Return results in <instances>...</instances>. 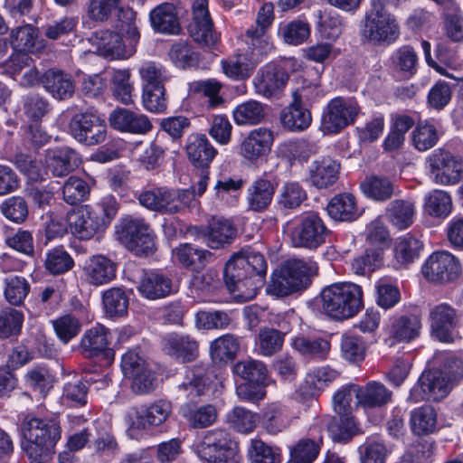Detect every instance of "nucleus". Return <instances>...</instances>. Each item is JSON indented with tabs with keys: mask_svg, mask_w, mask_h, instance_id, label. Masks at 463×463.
I'll list each match as a JSON object with an SVG mask.
<instances>
[{
	"mask_svg": "<svg viewBox=\"0 0 463 463\" xmlns=\"http://www.w3.org/2000/svg\"><path fill=\"white\" fill-rule=\"evenodd\" d=\"M227 422L235 431L248 434L252 432L259 420L257 413L244 407L236 406L227 413Z\"/></svg>",
	"mask_w": 463,
	"mask_h": 463,
	"instance_id": "63",
	"label": "nucleus"
},
{
	"mask_svg": "<svg viewBox=\"0 0 463 463\" xmlns=\"http://www.w3.org/2000/svg\"><path fill=\"white\" fill-rule=\"evenodd\" d=\"M242 40L246 45L243 53L256 65L260 63L273 50L271 37L268 32L254 28L253 25L245 31Z\"/></svg>",
	"mask_w": 463,
	"mask_h": 463,
	"instance_id": "27",
	"label": "nucleus"
},
{
	"mask_svg": "<svg viewBox=\"0 0 463 463\" xmlns=\"http://www.w3.org/2000/svg\"><path fill=\"white\" fill-rule=\"evenodd\" d=\"M462 321V314L449 303L441 302L430 306L429 323L431 335L442 343H452L455 330Z\"/></svg>",
	"mask_w": 463,
	"mask_h": 463,
	"instance_id": "16",
	"label": "nucleus"
},
{
	"mask_svg": "<svg viewBox=\"0 0 463 463\" xmlns=\"http://www.w3.org/2000/svg\"><path fill=\"white\" fill-rule=\"evenodd\" d=\"M138 201L151 211L174 214L189 207L194 201V194L189 189L160 186L141 192Z\"/></svg>",
	"mask_w": 463,
	"mask_h": 463,
	"instance_id": "9",
	"label": "nucleus"
},
{
	"mask_svg": "<svg viewBox=\"0 0 463 463\" xmlns=\"http://www.w3.org/2000/svg\"><path fill=\"white\" fill-rule=\"evenodd\" d=\"M450 377L440 370H426L411 389L408 401L417 403L422 401L438 402L451 390Z\"/></svg>",
	"mask_w": 463,
	"mask_h": 463,
	"instance_id": "13",
	"label": "nucleus"
},
{
	"mask_svg": "<svg viewBox=\"0 0 463 463\" xmlns=\"http://www.w3.org/2000/svg\"><path fill=\"white\" fill-rule=\"evenodd\" d=\"M172 403L167 400H157L136 411V421L138 429H146L162 425L172 413Z\"/></svg>",
	"mask_w": 463,
	"mask_h": 463,
	"instance_id": "32",
	"label": "nucleus"
},
{
	"mask_svg": "<svg viewBox=\"0 0 463 463\" xmlns=\"http://www.w3.org/2000/svg\"><path fill=\"white\" fill-rule=\"evenodd\" d=\"M80 163V154L69 146L50 149L45 156L47 170L56 177L67 175L75 170Z\"/></svg>",
	"mask_w": 463,
	"mask_h": 463,
	"instance_id": "24",
	"label": "nucleus"
},
{
	"mask_svg": "<svg viewBox=\"0 0 463 463\" xmlns=\"http://www.w3.org/2000/svg\"><path fill=\"white\" fill-rule=\"evenodd\" d=\"M422 247V242L410 233L400 236L394 241V258L401 264H409L419 258Z\"/></svg>",
	"mask_w": 463,
	"mask_h": 463,
	"instance_id": "56",
	"label": "nucleus"
},
{
	"mask_svg": "<svg viewBox=\"0 0 463 463\" xmlns=\"http://www.w3.org/2000/svg\"><path fill=\"white\" fill-rule=\"evenodd\" d=\"M421 322L417 315L393 317L388 329L386 343L392 346L398 342L409 343L420 334Z\"/></svg>",
	"mask_w": 463,
	"mask_h": 463,
	"instance_id": "29",
	"label": "nucleus"
},
{
	"mask_svg": "<svg viewBox=\"0 0 463 463\" xmlns=\"http://www.w3.org/2000/svg\"><path fill=\"white\" fill-rule=\"evenodd\" d=\"M279 119L284 128L302 132L311 125L312 116L308 109L292 100L281 110Z\"/></svg>",
	"mask_w": 463,
	"mask_h": 463,
	"instance_id": "41",
	"label": "nucleus"
},
{
	"mask_svg": "<svg viewBox=\"0 0 463 463\" xmlns=\"http://www.w3.org/2000/svg\"><path fill=\"white\" fill-rule=\"evenodd\" d=\"M110 127L122 133L144 135L152 128L147 116L128 109H116L109 118Z\"/></svg>",
	"mask_w": 463,
	"mask_h": 463,
	"instance_id": "22",
	"label": "nucleus"
},
{
	"mask_svg": "<svg viewBox=\"0 0 463 463\" xmlns=\"http://www.w3.org/2000/svg\"><path fill=\"white\" fill-rule=\"evenodd\" d=\"M365 197L375 202H386L395 195L397 187L388 177L383 175H371L366 177L360 184Z\"/></svg>",
	"mask_w": 463,
	"mask_h": 463,
	"instance_id": "42",
	"label": "nucleus"
},
{
	"mask_svg": "<svg viewBox=\"0 0 463 463\" xmlns=\"http://www.w3.org/2000/svg\"><path fill=\"white\" fill-rule=\"evenodd\" d=\"M117 268V263L107 256L91 255L83 262L81 277L91 286H104L116 279Z\"/></svg>",
	"mask_w": 463,
	"mask_h": 463,
	"instance_id": "21",
	"label": "nucleus"
},
{
	"mask_svg": "<svg viewBox=\"0 0 463 463\" xmlns=\"http://www.w3.org/2000/svg\"><path fill=\"white\" fill-rule=\"evenodd\" d=\"M423 213L435 219L444 220L453 211L450 194L441 189H434L425 194L422 205Z\"/></svg>",
	"mask_w": 463,
	"mask_h": 463,
	"instance_id": "38",
	"label": "nucleus"
},
{
	"mask_svg": "<svg viewBox=\"0 0 463 463\" xmlns=\"http://www.w3.org/2000/svg\"><path fill=\"white\" fill-rule=\"evenodd\" d=\"M173 256L185 268L198 271L209 262L212 253L190 243L180 244L173 250Z\"/></svg>",
	"mask_w": 463,
	"mask_h": 463,
	"instance_id": "44",
	"label": "nucleus"
},
{
	"mask_svg": "<svg viewBox=\"0 0 463 463\" xmlns=\"http://www.w3.org/2000/svg\"><path fill=\"white\" fill-rule=\"evenodd\" d=\"M319 306L322 311L335 320L354 317L363 307L362 288L352 282H339L323 288Z\"/></svg>",
	"mask_w": 463,
	"mask_h": 463,
	"instance_id": "5",
	"label": "nucleus"
},
{
	"mask_svg": "<svg viewBox=\"0 0 463 463\" xmlns=\"http://www.w3.org/2000/svg\"><path fill=\"white\" fill-rule=\"evenodd\" d=\"M71 233L79 240H90L103 228V220L90 206L72 210L67 215Z\"/></svg>",
	"mask_w": 463,
	"mask_h": 463,
	"instance_id": "20",
	"label": "nucleus"
},
{
	"mask_svg": "<svg viewBox=\"0 0 463 463\" xmlns=\"http://www.w3.org/2000/svg\"><path fill=\"white\" fill-rule=\"evenodd\" d=\"M317 269V263L312 260H289L273 274L267 291L275 297L288 296L306 288Z\"/></svg>",
	"mask_w": 463,
	"mask_h": 463,
	"instance_id": "7",
	"label": "nucleus"
},
{
	"mask_svg": "<svg viewBox=\"0 0 463 463\" xmlns=\"http://www.w3.org/2000/svg\"><path fill=\"white\" fill-rule=\"evenodd\" d=\"M233 373L245 381L267 384L268 369L266 364L260 360L240 361L234 364Z\"/></svg>",
	"mask_w": 463,
	"mask_h": 463,
	"instance_id": "61",
	"label": "nucleus"
},
{
	"mask_svg": "<svg viewBox=\"0 0 463 463\" xmlns=\"http://www.w3.org/2000/svg\"><path fill=\"white\" fill-rule=\"evenodd\" d=\"M329 230L318 213L310 212L299 219L290 232V241L294 247L316 250L326 242Z\"/></svg>",
	"mask_w": 463,
	"mask_h": 463,
	"instance_id": "15",
	"label": "nucleus"
},
{
	"mask_svg": "<svg viewBox=\"0 0 463 463\" xmlns=\"http://www.w3.org/2000/svg\"><path fill=\"white\" fill-rule=\"evenodd\" d=\"M234 122L239 126L260 124L266 117V105L250 99L239 104L233 110Z\"/></svg>",
	"mask_w": 463,
	"mask_h": 463,
	"instance_id": "51",
	"label": "nucleus"
},
{
	"mask_svg": "<svg viewBox=\"0 0 463 463\" xmlns=\"http://www.w3.org/2000/svg\"><path fill=\"white\" fill-rule=\"evenodd\" d=\"M102 302L107 317L116 319L128 315V297L120 288H111L102 294Z\"/></svg>",
	"mask_w": 463,
	"mask_h": 463,
	"instance_id": "53",
	"label": "nucleus"
},
{
	"mask_svg": "<svg viewBox=\"0 0 463 463\" xmlns=\"http://www.w3.org/2000/svg\"><path fill=\"white\" fill-rule=\"evenodd\" d=\"M210 385V377L203 365L186 367L183 382L177 385L180 396L187 399L179 410L180 415L192 428L203 429L213 425L217 419V410L213 404L198 406L193 402L204 395Z\"/></svg>",
	"mask_w": 463,
	"mask_h": 463,
	"instance_id": "2",
	"label": "nucleus"
},
{
	"mask_svg": "<svg viewBox=\"0 0 463 463\" xmlns=\"http://www.w3.org/2000/svg\"><path fill=\"white\" fill-rule=\"evenodd\" d=\"M263 424L269 434L284 431L298 418V413H291L286 404L274 402L269 404L263 412Z\"/></svg>",
	"mask_w": 463,
	"mask_h": 463,
	"instance_id": "36",
	"label": "nucleus"
},
{
	"mask_svg": "<svg viewBox=\"0 0 463 463\" xmlns=\"http://www.w3.org/2000/svg\"><path fill=\"white\" fill-rule=\"evenodd\" d=\"M149 21L156 33L177 34L180 32L176 8L173 4L163 3L156 5L149 13Z\"/></svg>",
	"mask_w": 463,
	"mask_h": 463,
	"instance_id": "34",
	"label": "nucleus"
},
{
	"mask_svg": "<svg viewBox=\"0 0 463 463\" xmlns=\"http://www.w3.org/2000/svg\"><path fill=\"white\" fill-rule=\"evenodd\" d=\"M38 29L32 24L14 28L9 36L12 48L20 52H33L39 49Z\"/></svg>",
	"mask_w": 463,
	"mask_h": 463,
	"instance_id": "49",
	"label": "nucleus"
},
{
	"mask_svg": "<svg viewBox=\"0 0 463 463\" xmlns=\"http://www.w3.org/2000/svg\"><path fill=\"white\" fill-rule=\"evenodd\" d=\"M267 267L264 256L250 247L235 253L224 269L229 291L244 301L253 298L264 285Z\"/></svg>",
	"mask_w": 463,
	"mask_h": 463,
	"instance_id": "1",
	"label": "nucleus"
},
{
	"mask_svg": "<svg viewBox=\"0 0 463 463\" xmlns=\"http://www.w3.org/2000/svg\"><path fill=\"white\" fill-rule=\"evenodd\" d=\"M194 451L207 463H220L240 455L237 441L230 432L222 429L206 431L202 440L194 445Z\"/></svg>",
	"mask_w": 463,
	"mask_h": 463,
	"instance_id": "11",
	"label": "nucleus"
},
{
	"mask_svg": "<svg viewBox=\"0 0 463 463\" xmlns=\"http://www.w3.org/2000/svg\"><path fill=\"white\" fill-rule=\"evenodd\" d=\"M189 32L196 43L205 46H213L219 42L220 34L213 29L207 0L194 2L193 22L189 25Z\"/></svg>",
	"mask_w": 463,
	"mask_h": 463,
	"instance_id": "19",
	"label": "nucleus"
},
{
	"mask_svg": "<svg viewBox=\"0 0 463 463\" xmlns=\"http://www.w3.org/2000/svg\"><path fill=\"white\" fill-rule=\"evenodd\" d=\"M393 70L402 78L411 79L418 67V56L412 47L404 45L398 48L391 56Z\"/></svg>",
	"mask_w": 463,
	"mask_h": 463,
	"instance_id": "52",
	"label": "nucleus"
},
{
	"mask_svg": "<svg viewBox=\"0 0 463 463\" xmlns=\"http://www.w3.org/2000/svg\"><path fill=\"white\" fill-rule=\"evenodd\" d=\"M273 144L272 131L266 128L251 130L240 146V155L250 162H255L267 155Z\"/></svg>",
	"mask_w": 463,
	"mask_h": 463,
	"instance_id": "23",
	"label": "nucleus"
},
{
	"mask_svg": "<svg viewBox=\"0 0 463 463\" xmlns=\"http://www.w3.org/2000/svg\"><path fill=\"white\" fill-rule=\"evenodd\" d=\"M138 293L145 298L155 300L173 294L175 289L172 279L158 271H145L137 286Z\"/></svg>",
	"mask_w": 463,
	"mask_h": 463,
	"instance_id": "26",
	"label": "nucleus"
},
{
	"mask_svg": "<svg viewBox=\"0 0 463 463\" xmlns=\"http://www.w3.org/2000/svg\"><path fill=\"white\" fill-rule=\"evenodd\" d=\"M221 89L222 84L215 80H196L188 84V96L191 99L203 96L207 99L209 108H215L222 102Z\"/></svg>",
	"mask_w": 463,
	"mask_h": 463,
	"instance_id": "58",
	"label": "nucleus"
},
{
	"mask_svg": "<svg viewBox=\"0 0 463 463\" xmlns=\"http://www.w3.org/2000/svg\"><path fill=\"white\" fill-rule=\"evenodd\" d=\"M110 344L109 330L100 324H97L86 330L80 340V348L86 356H98L107 349Z\"/></svg>",
	"mask_w": 463,
	"mask_h": 463,
	"instance_id": "40",
	"label": "nucleus"
},
{
	"mask_svg": "<svg viewBox=\"0 0 463 463\" xmlns=\"http://www.w3.org/2000/svg\"><path fill=\"white\" fill-rule=\"evenodd\" d=\"M423 277L431 283L446 284L460 279L462 267L459 260L447 250L435 251L421 267Z\"/></svg>",
	"mask_w": 463,
	"mask_h": 463,
	"instance_id": "12",
	"label": "nucleus"
},
{
	"mask_svg": "<svg viewBox=\"0 0 463 463\" xmlns=\"http://www.w3.org/2000/svg\"><path fill=\"white\" fill-rule=\"evenodd\" d=\"M337 377L338 373L329 366L314 367L307 373L297 393L304 399L316 397Z\"/></svg>",
	"mask_w": 463,
	"mask_h": 463,
	"instance_id": "28",
	"label": "nucleus"
},
{
	"mask_svg": "<svg viewBox=\"0 0 463 463\" xmlns=\"http://www.w3.org/2000/svg\"><path fill=\"white\" fill-rule=\"evenodd\" d=\"M340 165L330 157L315 160L309 168V180L318 189L333 185L338 179Z\"/></svg>",
	"mask_w": 463,
	"mask_h": 463,
	"instance_id": "37",
	"label": "nucleus"
},
{
	"mask_svg": "<svg viewBox=\"0 0 463 463\" xmlns=\"http://www.w3.org/2000/svg\"><path fill=\"white\" fill-rule=\"evenodd\" d=\"M236 233L237 230L233 223L230 220L220 217L212 220L202 236L210 248L219 249L232 243Z\"/></svg>",
	"mask_w": 463,
	"mask_h": 463,
	"instance_id": "35",
	"label": "nucleus"
},
{
	"mask_svg": "<svg viewBox=\"0 0 463 463\" xmlns=\"http://www.w3.org/2000/svg\"><path fill=\"white\" fill-rule=\"evenodd\" d=\"M275 185L264 176L258 177L247 189L246 202L250 211L261 213L271 203Z\"/></svg>",
	"mask_w": 463,
	"mask_h": 463,
	"instance_id": "33",
	"label": "nucleus"
},
{
	"mask_svg": "<svg viewBox=\"0 0 463 463\" xmlns=\"http://www.w3.org/2000/svg\"><path fill=\"white\" fill-rule=\"evenodd\" d=\"M130 77L129 69H113L110 71V84L113 96L117 100L125 105H129L133 102L132 93L134 87Z\"/></svg>",
	"mask_w": 463,
	"mask_h": 463,
	"instance_id": "55",
	"label": "nucleus"
},
{
	"mask_svg": "<svg viewBox=\"0 0 463 463\" xmlns=\"http://www.w3.org/2000/svg\"><path fill=\"white\" fill-rule=\"evenodd\" d=\"M322 438H304L290 449V458L295 463H312L318 456Z\"/></svg>",
	"mask_w": 463,
	"mask_h": 463,
	"instance_id": "62",
	"label": "nucleus"
},
{
	"mask_svg": "<svg viewBox=\"0 0 463 463\" xmlns=\"http://www.w3.org/2000/svg\"><path fill=\"white\" fill-rule=\"evenodd\" d=\"M118 239L124 246L139 257L152 255L156 250V234L145 220L128 215L116 226Z\"/></svg>",
	"mask_w": 463,
	"mask_h": 463,
	"instance_id": "8",
	"label": "nucleus"
},
{
	"mask_svg": "<svg viewBox=\"0 0 463 463\" xmlns=\"http://www.w3.org/2000/svg\"><path fill=\"white\" fill-rule=\"evenodd\" d=\"M410 424L416 435H425L434 431L437 425L435 410L429 405L420 406L411 411Z\"/></svg>",
	"mask_w": 463,
	"mask_h": 463,
	"instance_id": "59",
	"label": "nucleus"
},
{
	"mask_svg": "<svg viewBox=\"0 0 463 463\" xmlns=\"http://www.w3.org/2000/svg\"><path fill=\"white\" fill-rule=\"evenodd\" d=\"M222 72L232 80H243L250 77L256 64L243 52L221 61Z\"/></svg>",
	"mask_w": 463,
	"mask_h": 463,
	"instance_id": "47",
	"label": "nucleus"
},
{
	"mask_svg": "<svg viewBox=\"0 0 463 463\" xmlns=\"http://www.w3.org/2000/svg\"><path fill=\"white\" fill-rule=\"evenodd\" d=\"M292 347L307 358L324 360L326 358L330 343L323 337H309L298 335L291 339Z\"/></svg>",
	"mask_w": 463,
	"mask_h": 463,
	"instance_id": "45",
	"label": "nucleus"
},
{
	"mask_svg": "<svg viewBox=\"0 0 463 463\" xmlns=\"http://www.w3.org/2000/svg\"><path fill=\"white\" fill-rule=\"evenodd\" d=\"M439 125L433 120L420 122L411 133L414 148L425 152L437 145L439 139Z\"/></svg>",
	"mask_w": 463,
	"mask_h": 463,
	"instance_id": "48",
	"label": "nucleus"
},
{
	"mask_svg": "<svg viewBox=\"0 0 463 463\" xmlns=\"http://www.w3.org/2000/svg\"><path fill=\"white\" fill-rule=\"evenodd\" d=\"M387 0H371L361 31L364 43L374 45L391 44L400 36V26L393 14L385 9Z\"/></svg>",
	"mask_w": 463,
	"mask_h": 463,
	"instance_id": "6",
	"label": "nucleus"
},
{
	"mask_svg": "<svg viewBox=\"0 0 463 463\" xmlns=\"http://www.w3.org/2000/svg\"><path fill=\"white\" fill-rule=\"evenodd\" d=\"M219 284L218 275L212 269L196 271L190 282L191 290L195 294L194 298L203 302L211 301L210 297L217 290Z\"/></svg>",
	"mask_w": 463,
	"mask_h": 463,
	"instance_id": "50",
	"label": "nucleus"
},
{
	"mask_svg": "<svg viewBox=\"0 0 463 463\" xmlns=\"http://www.w3.org/2000/svg\"><path fill=\"white\" fill-rule=\"evenodd\" d=\"M69 129L78 142L86 146H95L106 139L105 121L91 112L75 114L69 123Z\"/></svg>",
	"mask_w": 463,
	"mask_h": 463,
	"instance_id": "17",
	"label": "nucleus"
},
{
	"mask_svg": "<svg viewBox=\"0 0 463 463\" xmlns=\"http://www.w3.org/2000/svg\"><path fill=\"white\" fill-rule=\"evenodd\" d=\"M31 291L29 281L22 276L11 275L4 279V296L13 306H20Z\"/></svg>",
	"mask_w": 463,
	"mask_h": 463,
	"instance_id": "60",
	"label": "nucleus"
},
{
	"mask_svg": "<svg viewBox=\"0 0 463 463\" xmlns=\"http://www.w3.org/2000/svg\"><path fill=\"white\" fill-rule=\"evenodd\" d=\"M42 83L45 90L58 100H64L72 97L75 83L72 76L58 69H50L44 72Z\"/></svg>",
	"mask_w": 463,
	"mask_h": 463,
	"instance_id": "31",
	"label": "nucleus"
},
{
	"mask_svg": "<svg viewBox=\"0 0 463 463\" xmlns=\"http://www.w3.org/2000/svg\"><path fill=\"white\" fill-rule=\"evenodd\" d=\"M307 198V192L298 182L288 181L279 191L277 203L282 209L294 210L298 208Z\"/></svg>",
	"mask_w": 463,
	"mask_h": 463,
	"instance_id": "57",
	"label": "nucleus"
},
{
	"mask_svg": "<svg viewBox=\"0 0 463 463\" xmlns=\"http://www.w3.org/2000/svg\"><path fill=\"white\" fill-rule=\"evenodd\" d=\"M328 215L342 222H351L359 216L355 198L350 194H341L333 197L326 206Z\"/></svg>",
	"mask_w": 463,
	"mask_h": 463,
	"instance_id": "46",
	"label": "nucleus"
},
{
	"mask_svg": "<svg viewBox=\"0 0 463 463\" xmlns=\"http://www.w3.org/2000/svg\"><path fill=\"white\" fill-rule=\"evenodd\" d=\"M119 32L100 30L95 33L94 43L99 55L109 59H126L135 52L139 40L136 25V12L131 8L119 9Z\"/></svg>",
	"mask_w": 463,
	"mask_h": 463,
	"instance_id": "3",
	"label": "nucleus"
},
{
	"mask_svg": "<svg viewBox=\"0 0 463 463\" xmlns=\"http://www.w3.org/2000/svg\"><path fill=\"white\" fill-rule=\"evenodd\" d=\"M425 164L429 177L436 184L455 185L463 176V158L445 148L434 149Z\"/></svg>",
	"mask_w": 463,
	"mask_h": 463,
	"instance_id": "10",
	"label": "nucleus"
},
{
	"mask_svg": "<svg viewBox=\"0 0 463 463\" xmlns=\"http://www.w3.org/2000/svg\"><path fill=\"white\" fill-rule=\"evenodd\" d=\"M360 112L357 101L351 97H336L326 105L322 116V128L326 134H336L353 124Z\"/></svg>",
	"mask_w": 463,
	"mask_h": 463,
	"instance_id": "14",
	"label": "nucleus"
},
{
	"mask_svg": "<svg viewBox=\"0 0 463 463\" xmlns=\"http://www.w3.org/2000/svg\"><path fill=\"white\" fill-rule=\"evenodd\" d=\"M185 151L189 161L198 168H208L217 150L203 134H192L187 137Z\"/></svg>",
	"mask_w": 463,
	"mask_h": 463,
	"instance_id": "30",
	"label": "nucleus"
},
{
	"mask_svg": "<svg viewBox=\"0 0 463 463\" xmlns=\"http://www.w3.org/2000/svg\"><path fill=\"white\" fill-rule=\"evenodd\" d=\"M356 402L364 409L380 408L391 402L392 392L383 383L372 381L364 386L358 385Z\"/></svg>",
	"mask_w": 463,
	"mask_h": 463,
	"instance_id": "43",
	"label": "nucleus"
},
{
	"mask_svg": "<svg viewBox=\"0 0 463 463\" xmlns=\"http://www.w3.org/2000/svg\"><path fill=\"white\" fill-rule=\"evenodd\" d=\"M385 215L394 228L400 231L406 230L414 222L415 203L409 200H393L387 205Z\"/></svg>",
	"mask_w": 463,
	"mask_h": 463,
	"instance_id": "39",
	"label": "nucleus"
},
{
	"mask_svg": "<svg viewBox=\"0 0 463 463\" xmlns=\"http://www.w3.org/2000/svg\"><path fill=\"white\" fill-rule=\"evenodd\" d=\"M288 80V74L279 63L270 61L260 67L252 80L256 94L266 99L279 97Z\"/></svg>",
	"mask_w": 463,
	"mask_h": 463,
	"instance_id": "18",
	"label": "nucleus"
},
{
	"mask_svg": "<svg viewBox=\"0 0 463 463\" xmlns=\"http://www.w3.org/2000/svg\"><path fill=\"white\" fill-rule=\"evenodd\" d=\"M22 449L26 456L52 457L61 438L59 421L54 418L27 415L22 422Z\"/></svg>",
	"mask_w": 463,
	"mask_h": 463,
	"instance_id": "4",
	"label": "nucleus"
},
{
	"mask_svg": "<svg viewBox=\"0 0 463 463\" xmlns=\"http://www.w3.org/2000/svg\"><path fill=\"white\" fill-rule=\"evenodd\" d=\"M162 345L166 354L182 363L191 362L198 354V344L188 335L168 334L163 337Z\"/></svg>",
	"mask_w": 463,
	"mask_h": 463,
	"instance_id": "25",
	"label": "nucleus"
},
{
	"mask_svg": "<svg viewBox=\"0 0 463 463\" xmlns=\"http://www.w3.org/2000/svg\"><path fill=\"white\" fill-rule=\"evenodd\" d=\"M240 348L239 339L230 334L214 339L210 345V354L213 361L232 360Z\"/></svg>",
	"mask_w": 463,
	"mask_h": 463,
	"instance_id": "64",
	"label": "nucleus"
},
{
	"mask_svg": "<svg viewBox=\"0 0 463 463\" xmlns=\"http://www.w3.org/2000/svg\"><path fill=\"white\" fill-rule=\"evenodd\" d=\"M278 36L287 44L300 45L310 36V25L301 19L280 24L278 28Z\"/></svg>",
	"mask_w": 463,
	"mask_h": 463,
	"instance_id": "54",
	"label": "nucleus"
}]
</instances>
